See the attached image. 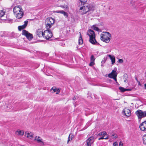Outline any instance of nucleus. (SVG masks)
I'll list each match as a JSON object with an SVG mask.
<instances>
[{"label":"nucleus","mask_w":146,"mask_h":146,"mask_svg":"<svg viewBox=\"0 0 146 146\" xmlns=\"http://www.w3.org/2000/svg\"><path fill=\"white\" fill-rule=\"evenodd\" d=\"M117 73L116 71L114 70H113L108 75V77L109 78H113L114 77H117Z\"/></svg>","instance_id":"13"},{"label":"nucleus","mask_w":146,"mask_h":146,"mask_svg":"<svg viewBox=\"0 0 146 146\" xmlns=\"http://www.w3.org/2000/svg\"><path fill=\"white\" fill-rule=\"evenodd\" d=\"M28 21L26 20L24 21V24L22 25L18 26V29L19 31H21V30L25 29L27 26Z\"/></svg>","instance_id":"14"},{"label":"nucleus","mask_w":146,"mask_h":146,"mask_svg":"<svg viewBox=\"0 0 146 146\" xmlns=\"http://www.w3.org/2000/svg\"><path fill=\"white\" fill-rule=\"evenodd\" d=\"M15 133L16 135L22 136L23 135L24 133V132L22 130H18L15 132Z\"/></svg>","instance_id":"18"},{"label":"nucleus","mask_w":146,"mask_h":146,"mask_svg":"<svg viewBox=\"0 0 146 146\" xmlns=\"http://www.w3.org/2000/svg\"><path fill=\"white\" fill-rule=\"evenodd\" d=\"M44 32H43L41 29H38L36 33V35L39 37H44Z\"/></svg>","instance_id":"15"},{"label":"nucleus","mask_w":146,"mask_h":146,"mask_svg":"<svg viewBox=\"0 0 146 146\" xmlns=\"http://www.w3.org/2000/svg\"><path fill=\"white\" fill-rule=\"evenodd\" d=\"M113 146H118V144L117 142H115L113 144Z\"/></svg>","instance_id":"31"},{"label":"nucleus","mask_w":146,"mask_h":146,"mask_svg":"<svg viewBox=\"0 0 146 146\" xmlns=\"http://www.w3.org/2000/svg\"><path fill=\"white\" fill-rule=\"evenodd\" d=\"M13 12L14 14L16 15V17L18 19L21 18L23 15V10L21 8L20 6L14 7Z\"/></svg>","instance_id":"2"},{"label":"nucleus","mask_w":146,"mask_h":146,"mask_svg":"<svg viewBox=\"0 0 146 146\" xmlns=\"http://www.w3.org/2000/svg\"><path fill=\"white\" fill-rule=\"evenodd\" d=\"M114 136V135H112V136Z\"/></svg>","instance_id":"50"},{"label":"nucleus","mask_w":146,"mask_h":146,"mask_svg":"<svg viewBox=\"0 0 146 146\" xmlns=\"http://www.w3.org/2000/svg\"><path fill=\"white\" fill-rule=\"evenodd\" d=\"M22 34L25 36L26 38L29 40H31L33 38V35L25 30L22 31Z\"/></svg>","instance_id":"8"},{"label":"nucleus","mask_w":146,"mask_h":146,"mask_svg":"<svg viewBox=\"0 0 146 146\" xmlns=\"http://www.w3.org/2000/svg\"><path fill=\"white\" fill-rule=\"evenodd\" d=\"M103 135V133H102V132H101L98 135V136H103V135Z\"/></svg>","instance_id":"36"},{"label":"nucleus","mask_w":146,"mask_h":146,"mask_svg":"<svg viewBox=\"0 0 146 146\" xmlns=\"http://www.w3.org/2000/svg\"><path fill=\"white\" fill-rule=\"evenodd\" d=\"M80 1L81 3H84L86 2L87 0H80Z\"/></svg>","instance_id":"33"},{"label":"nucleus","mask_w":146,"mask_h":146,"mask_svg":"<svg viewBox=\"0 0 146 146\" xmlns=\"http://www.w3.org/2000/svg\"><path fill=\"white\" fill-rule=\"evenodd\" d=\"M55 12L57 13H60L64 15V11L63 10H57Z\"/></svg>","instance_id":"26"},{"label":"nucleus","mask_w":146,"mask_h":146,"mask_svg":"<svg viewBox=\"0 0 146 146\" xmlns=\"http://www.w3.org/2000/svg\"><path fill=\"white\" fill-rule=\"evenodd\" d=\"M87 34L90 37L89 41L90 43L93 44H96L97 45L99 44L96 40L95 33L94 31L91 30H89L87 33Z\"/></svg>","instance_id":"3"},{"label":"nucleus","mask_w":146,"mask_h":146,"mask_svg":"<svg viewBox=\"0 0 146 146\" xmlns=\"http://www.w3.org/2000/svg\"><path fill=\"white\" fill-rule=\"evenodd\" d=\"M78 42L79 45L82 44L83 42V40L81 34H80V36L79 38V39L78 40Z\"/></svg>","instance_id":"21"},{"label":"nucleus","mask_w":146,"mask_h":146,"mask_svg":"<svg viewBox=\"0 0 146 146\" xmlns=\"http://www.w3.org/2000/svg\"><path fill=\"white\" fill-rule=\"evenodd\" d=\"M55 20L52 18H49L46 19L45 24L47 29H49L51 27V26L54 24Z\"/></svg>","instance_id":"5"},{"label":"nucleus","mask_w":146,"mask_h":146,"mask_svg":"<svg viewBox=\"0 0 146 146\" xmlns=\"http://www.w3.org/2000/svg\"><path fill=\"white\" fill-rule=\"evenodd\" d=\"M117 137H116V136H114V137L115 138H117Z\"/></svg>","instance_id":"47"},{"label":"nucleus","mask_w":146,"mask_h":146,"mask_svg":"<svg viewBox=\"0 0 146 146\" xmlns=\"http://www.w3.org/2000/svg\"><path fill=\"white\" fill-rule=\"evenodd\" d=\"M138 119H141L142 118L146 117V111L139 110L135 112Z\"/></svg>","instance_id":"6"},{"label":"nucleus","mask_w":146,"mask_h":146,"mask_svg":"<svg viewBox=\"0 0 146 146\" xmlns=\"http://www.w3.org/2000/svg\"><path fill=\"white\" fill-rule=\"evenodd\" d=\"M56 94H59V92H60V90H59V89H58V90L56 89Z\"/></svg>","instance_id":"38"},{"label":"nucleus","mask_w":146,"mask_h":146,"mask_svg":"<svg viewBox=\"0 0 146 146\" xmlns=\"http://www.w3.org/2000/svg\"><path fill=\"white\" fill-rule=\"evenodd\" d=\"M3 19L4 20H6V19Z\"/></svg>","instance_id":"48"},{"label":"nucleus","mask_w":146,"mask_h":146,"mask_svg":"<svg viewBox=\"0 0 146 146\" xmlns=\"http://www.w3.org/2000/svg\"><path fill=\"white\" fill-rule=\"evenodd\" d=\"M94 8L95 7L93 5L85 4L80 7L79 11L81 14H84L88 11H93Z\"/></svg>","instance_id":"1"},{"label":"nucleus","mask_w":146,"mask_h":146,"mask_svg":"<svg viewBox=\"0 0 146 146\" xmlns=\"http://www.w3.org/2000/svg\"><path fill=\"white\" fill-rule=\"evenodd\" d=\"M145 87V88L146 89V84H145L144 85Z\"/></svg>","instance_id":"45"},{"label":"nucleus","mask_w":146,"mask_h":146,"mask_svg":"<svg viewBox=\"0 0 146 146\" xmlns=\"http://www.w3.org/2000/svg\"><path fill=\"white\" fill-rule=\"evenodd\" d=\"M119 90L122 92H124L126 91H130L131 90V89H125L122 87H119Z\"/></svg>","instance_id":"19"},{"label":"nucleus","mask_w":146,"mask_h":146,"mask_svg":"<svg viewBox=\"0 0 146 146\" xmlns=\"http://www.w3.org/2000/svg\"><path fill=\"white\" fill-rule=\"evenodd\" d=\"M34 140L37 141V142L39 143L40 145L43 146L44 145V143L42 141V139L40 138V137L36 136Z\"/></svg>","instance_id":"10"},{"label":"nucleus","mask_w":146,"mask_h":146,"mask_svg":"<svg viewBox=\"0 0 146 146\" xmlns=\"http://www.w3.org/2000/svg\"><path fill=\"white\" fill-rule=\"evenodd\" d=\"M63 39H62V41L61 40H60V42H59L60 45L62 46H64V44L63 41Z\"/></svg>","instance_id":"27"},{"label":"nucleus","mask_w":146,"mask_h":146,"mask_svg":"<svg viewBox=\"0 0 146 146\" xmlns=\"http://www.w3.org/2000/svg\"><path fill=\"white\" fill-rule=\"evenodd\" d=\"M94 137L91 136L88 138L86 140V144L87 146H91L94 141Z\"/></svg>","instance_id":"9"},{"label":"nucleus","mask_w":146,"mask_h":146,"mask_svg":"<svg viewBox=\"0 0 146 146\" xmlns=\"http://www.w3.org/2000/svg\"><path fill=\"white\" fill-rule=\"evenodd\" d=\"M140 84V83H139V85Z\"/></svg>","instance_id":"51"},{"label":"nucleus","mask_w":146,"mask_h":146,"mask_svg":"<svg viewBox=\"0 0 146 146\" xmlns=\"http://www.w3.org/2000/svg\"><path fill=\"white\" fill-rule=\"evenodd\" d=\"M5 15V12L3 10L0 11V18L2 17Z\"/></svg>","instance_id":"23"},{"label":"nucleus","mask_w":146,"mask_h":146,"mask_svg":"<svg viewBox=\"0 0 146 146\" xmlns=\"http://www.w3.org/2000/svg\"><path fill=\"white\" fill-rule=\"evenodd\" d=\"M103 133L102 135H103L104 136L105 135H107V133L105 131H103L102 132Z\"/></svg>","instance_id":"34"},{"label":"nucleus","mask_w":146,"mask_h":146,"mask_svg":"<svg viewBox=\"0 0 146 146\" xmlns=\"http://www.w3.org/2000/svg\"><path fill=\"white\" fill-rule=\"evenodd\" d=\"M60 37L61 38H62L63 37H62L61 36H60Z\"/></svg>","instance_id":"49"},{"label":"nucleus","mask_w":146,"mask_h":146,"mask_svg":"<svg viewBox=\"0 0 146 146\" xmlns=\"http://www.w3.org/2000/svg\"><path fill=\"white\" fill-rule=\"evenodd\" d=\"M143 143L144 144H146V134L143 136Z\"/></svg>","instance_id":"24"},{"label":"nucleus","mask_w":146,"mask_h":146,"mask_svg":"<svg viewBox=\"0 0 146 146\" xmlns=\"http://www.w3.org/2000/svg\"><path fill=\"white\" fill-rule=\"evenodd\" d=\"M140 129L142 131L146 130V121L141 123L139 125Z\"/></svg>","instance_id":"12"},{"label":"nucleus","mask_w":146,"mask_h":146,"mask_svg":"<svg viewBox=\"0 0 146 146\" xmlns=\"http://www.w3.org/2000/svg\"><path fill=\"white\" fill-rule=\"evenodd\" d=\"M64 17L65 16V17L67 18L68 16V14L67 13L65 12H64Z\"/></svg>","instance_id":"37"},{"label":"nucleus","mask_w":146,"mask_h":146,"mask_svg":"<svg viewBox=\"0 0 146 146\" xmlns=\"http://www.w3.org/2000/svg\"><path fill=\"white\" fill-rule=\"evenodd\" d=\"M117 77H114L113 78H112L116 82L117 81V78H116Z\"/></svg>","instance_id":"42"},{"label":"nucleus","mask_w":146,"mask_h":146,"mask_svg":"<svg viewBox=\"0 0 146 146\" xmlns=\"http://www.w3.org/2000/svg\"><path fill=\"white\" fill-rule=\"evenodd\" d=\"M94 63L93 61H91L89 64V65L90 66H92L94 64Z\"/></svg>","instance_id":"29"},{"label":"nucleus","mask_w":146,"mask_h":146,"mask_svg":"<svg viewBox=\"0 0 146 146\" xmlns=\"http://www.w3.org/2000/svg\"><path fill=\"white\" fill-rule=\"evenodd\" d=\"M108 56L109 57L111 60L112 64H113L115 62V58L114 56H112L111 55H108Z\"/></svg>","instance_id":"16"},{"label":"nucleus","mask_w":146,"mask_h":146,"mask_svg":"<svg viewBox=\"0 0 146 146\" xmlns=\"http://www.w3.org/2000/svg\"><path fill=\"white\" fill-rule=\"evenodd\" d=\"M119 146H123V143L121 141L119 143Z\"/></svg>","instance_id":"39"},{"label":"nucleus","mask_w":146,"mask_h":146,"mask_svg":"<svg viewBox=\"0 0 146 146\" xmlns=\"http://www.w3.org/2000/svg\"><path fill=\"white\" fill-rule=\"evenodd\" d=\"M122 112L124 115L127 116H129L131 115V111L130 110L127 108H125L123 110Z\"/></svg>","instance_id":"11"},{"label":"nucleus","mask_w":146,"mask_h":146,"mask_svg":"<svg viewBox=\"0 0 146 146\" xmlns=\"http://www.w3.org/2000/svg\"><path fill=\"white\" fill-rule=\"evenodd\" d=\"M78 97L77 96H74V97H73V100H75L76 99H77L78 98Z\"/></svg>","instance_id":"41"},{"label":"nucleus","mask_w":146,"mask_h":146,"mask_svg":"<svg viewBox=\"0 0 146 146\" xmlns=\"http://www.w3.org/2000/svg\"><path fill=\"white\" fill-rule=\"evenodd\" d=\"M25 135L27 137L29 138L30 139H31L33 138V134L32 133H28L26 134V133H25Z\"/></svg>","instance_id":"17"},{"label":"nucleus","mask_w":146,"mask_h":146,"mask_svg":"<svg viewBox=\"0 0 146 146\" xmlns=\"http://www.w3.org/2000/svg\"><path fill=\"white\" fill-rule=\"evenodd\" d=\"M109 138L108 136H107V137H106V138H104L105 139H108Z\"/></svg>","instance_id":"44"},{"label":"nucleus","mask_w":146,"mask_h":146,"mask_svg":"<svg viewBox=\"0 0 146 146\" xmlns=\"http://www.w3.org/2000/svg\"><path fill=\"white\" fill-rule=\"evenodd\" d=\"M65 10L66 11H68V6H66L65 7V9H64V11Z\"/></svg>","instance_id":"35"},{"label":"nucleus","mask_w":146,"mask_h":146,"mask_svg":"<svg viewBox=\"0 0 146 146\" xmlns=\"http://www.w3.org/2000/svg\"><path fill=\"white\" fill-rule=\"evenodd\" d=\"M104 136H103L102 137H100L98 139L99 140H100L101 139H104Z\"/></svg>","instance_id":"40"},{"label":"nucleus","mask_w":146,"mask_h":146,"mask_svg":"<svg viewBox=\"0 0 146 146\" xmlns=\"http://www.w3.org/2000/svg\"><path fill=\"white\" fill-rule=\"evenodd\" d=\"M57 88H56V87H53L51 89V91L52 92V93H54L56 92Z\"/></svg>","instance_id":"25"},{"label":"nucleus","mask_w":146,"mask_h":146,"mask_svg":"<svg viewBox=\"0 0 146 146\" xmlns=\"http://www.w3.org/2000/svg\"><path fill=\"white\" fill-rule=\"evenodd\" d=\"M123 62V60L122 59H119L118 61V62L119 63H122Z\"/></svg>","instance_id":"32"},{"label":"nucleus","mask_w":146,"mask_h":146,"mask_svg":"<svg viewBox=\"0 0 146 146\" xmlns=\"http://www.w3.org/2000/svg\"><path fill=\"white\" fill-rule=\"evenodd\" d=\"M100 36L101 40L106 43H108L111 38V35L110 34L107 32H103Z\"/></svg>","instance_id":"4"},{"label":"nucleus","mask_w":146,"mask_h":146,"mask_svg":"<svg viewBox=\"0 0 146 146\" xmlns=\"http://www.w3.org/2000/svg\"><path fill=\"white\" fill-rule=\"evenodd\" d=\"M61 7H62V8H64V6H63V5H62V6H61Z\"/></svg>","instance_id":"46"},{"label":"nucleus","mask_w":146,"mask_h":146,"mask_svg":"<svg viewBox=\"0 0 146 146\" xmlns=\"http://www.w3.org/2000/svg\"><path fill=\"white\" fill-rule=\"evenodd\" d=\"M74 137V135L72 134H70L69 136L68 139L67 141V143H68L69 141L72 140Z\"/></svg>","instance_id":"20"},{"label":"nucleus","mask_w":146,"mask_h":146,"mask_svg":"<svg viewBox=\"0 0 146 146\" xmlns=\"http://www.w3.org/2000/svg\"><path fill=\"white\" fill-rule=\"evenodd\" d=\"M106 61V60H105V58H104V60H103L102 61V63L103 62H104V63Z\"/></svg>","instance_id":"43"},{"label":"nucleus","mask_w":146,"mask_h":146,"mask_svg":"<svg viewBox=\"0 0 146 146\" xmlns=\"http://www.w3.org/2000/svg\"><path fill=\"white\" fill-rule=\"evenodd\" d=\"M6 146H14L13 145L12 143L11 142H9L7 143V145Z\"/></svg>","instance_id":"30"},{"label":"nucleus","mask_w":146,"mask_h":146,"mask_svg":"<svg viewBox=\"0 0 146 146\" xmlns=\"http://www.w3.org/2000/svg\"><path fill=\"white\" fill-rule=\"evenodd\" d=\"M92 28L94 30L97 31H100V29H99V28L97 27H96L95 25H93L92 27Z\"/></svg>","instance_id":"22"},{"label":"nucleus","mask_w":146,"mask_h":146,"mask_svg":"<svg viewBox=\"0 0 146 146\" xmlns=\"http://www.w3.org/2000/svg\"><path fill=\"white\" fill-rule=\"evenodd\" d=\"M95 59L93 55H92L90 58V61H91L94 62Z\"/></svg>","instance_id":"28"},{"label":"nucleus","mask_w":146,"mask_h":146,"mask_svg":"<svg viewBox=\"0 0 146 146\" xmlns=\"http://www.w3.org/2000/svg\"><path fill=\"white\" fill-rule=\"evenodd\" d=\"M53 35L49 29H47L44 32V37L47 40L51 38Z\"/></svg>","instance_id":"7"}]
</instances>
